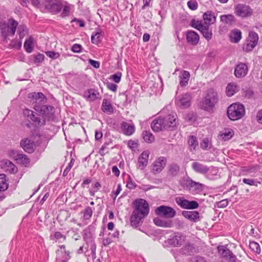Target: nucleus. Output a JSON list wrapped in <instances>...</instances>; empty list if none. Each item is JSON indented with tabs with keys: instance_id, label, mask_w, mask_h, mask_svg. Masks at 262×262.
<instances>
[{
	"instance_id": "obj_6",
	"label": "nucleus",
	"mask_w": 262,
	"mask_h": 262,
	"mask_svg": "<svg viewBox=\"0 0 262 262\" xmlns=\"http://www.w3.org/2000/svg\"><path fill=\"white\" fill-rule=\"evenodd\" d=\"M33 108L37 112L44 106L47 103L46 96L41 92H33L29 94Z\"/></svg>"
},
{
	"instance_id": "obj_12",
	"label": "nucleus",
	"mask_w": 262,
	"mask_h": 262,
	"mask_svg": "<svg viewBox=\"0 0 262 262\" xmlns=\"http://www.w3.org/2000/svg\"><path fill=\"white\" fill-rule=\"evenodd\" d=\"M253 11L251 8L244 4H238L235 7V13L236 15L241 17L250 16Z\"/></svg>"
},
{
	"instance_id": "obj_39",
	"label": "nucleus",
	"mask_w": 262,
	"mask_h": 262,
	"mask_svg": "<svg viewBox=\"0 0 262 262\" xmlns=\"http://www.w3.org/2000/svg\"><path fill=\"white\" fill-rule=\"evenodd\" d=\"M200 147L203 150H209L212 147L211 142L208 138H204L202 142L200 143Z\"/></svg>"
},
{
	"instance_id": "obj_17",
	"label": "nucleus",
	"mask_w": 262,
	"mask_h": 262,
	"mask_svg": "<svg viewBox=\"0 0 262 262\" xmlns=\"http://www.w3.org/2000/svg\"><path fill=\"white\" fill-rule=\"evenodd\" d=\"M82 96L89 101H94L97 99H100L101 98L98 91L95 89H88L83 93Z\"/></svg>"
},
{
	"instance_id": "obj_30",
	"label": "nucleus",
	"mask_w": 262,
	"mask_h": 262,
	"mask_svg": "<svg viewBox=\"0 0 262 262\" xmlns=\"http://www.w3.org/2000/svg\"><path fill=\"white\" fill-rule=\"evenodd\" d=\"M151 127L155 132H159L165 128L161 117L154 119L151 124Z\"/></svg>"
},
{
	"instance_id": "obj_10",
	"label": "nucleus",
	"mask_w": 262,
	"mask_h": 262,
	"mask_svg": "<svg viewBox=\"0 0 262 262\" xmlns=\"http://www.w3.org/2000/svg\"><path fill=\"white\" fill-rule=\"evenodd\" d=\"M176 203L182 208L186 209H194L199 207V203L195 201H188L183 197H177Z\"/></svg>"
},
{
	"instance_id": "obj_8",
	"label": "nucleus",
	"mask_w": 262,
	"mask_h": 262,
	"mask_svg": "<svg viewBox=\"0 0 262 262\" xmlns=\"http://www.w3.org/2000/svg\"><path fill=\"white\" fill-rule=\"evenodd\" d=\"M186 236L181 232H176L171 234L167 239L168 244L171 246L180 247L183 244Z\"/></svg>"
},
{
	"instance_id": "obj_45",
	"label": "nucleus",
	"mask_w": 262,
	"mask_h": 262,
	"mask_svg": "<svg viewBox=\"0 0 262 262\" xmlns=\"http://www.w3.org/2000/svg\"><path fill=\"white\" fill-rule=\"evenodd\" d=\"M258 40V36L256 33L254 32H250L249 34L248 41L252 42L255 45H257Z\"/></svg>"
},
{
	"instance_id": "obj_61",
	"label": "nucleus",
	"mask_w": 262,
	"mask_h": 262,
	"mask_svg": "<svg viewBox=\"0 0 262 262\" xmlns=\"http://www.w3.org/2000/svg\"><path fill=\"white\" fill-rule=\"evenodd\" d=\"M221 137L224 140H226L230 139L232 137V134L230 131H226L221 134Z\"/></svg>"
},
{
	"instance_id": "obj_62",
	"label": "nucleus",
	"mask_w": 262,
	"mask_h": 262,
	"mask_svg": "<svg viewBox=\"0 0 262 262\" xmlns=\"http://www.w3.org/2000/svg\"><path fill=\"white\" fill-rule=\"evenodd\" d=\"M10 46L12 48H16L17 49H20L21 47V42L20 41H17L15 40H12Z\"/></svg>"
},
{
	"instance_id": "obj_23",
	"label": "nucleus",
	"mask_w": 262,
	"mask_h": 262,
	"mask_svg": "<svg viewBox=\"0 0 262 262\" xmlns=\"http://www.w3.org/2000/svg\"><path fill=\"white\" fill-rule=\"evenodd\" d=\"M208 166L204 165L198 162H194L192 164V168L196 172L206 175L207 170H208Z\"/></svg>"
},
{
	"instance_id": "obj_50",
	"label": "nucleus",
	"mask_w": 262,
	"mask_h": 262,
	"mask_svg": "<svg viewBox=\"0 0 262 262\" xmlns=\"http://www.w3.org/2000/svg\"><path fill=\"white\" fill-rule=\"evenodd\" d=\"M93 209L90 207H87L83 211V216L85 219L89 220L92 216Z\"/></svg>"
},
{
	"instance_id": "obj_31",
	"label": "nucleus",
	"mask_w": 262,
	"mask_h": 262,
	"mask_svg": "<svg viewBox=\"0 0 262 262\" xmlns=\"http://www.w3.org/2000/svg\"><path fill=\"white\" fill-rule=\"evenodd\" d=\"M203 37L208 41L210 40L212 37V30L210 29L209 26L204 25L200 31Z\"/></svg>"
},
{
	"instance_id": "obj_64",
	"label": "nucleus",
	"mask_w": 262,
	"mask_h": 262,
	"mask_svg": "<svg viewBox=\"0 0 262 262\" xmlns=\"http://www.w3.org/2000/svg\"><path fill=\"white\" fill-rule=\"evenodd\" d=\"M45 56L42 54L38 53L34 57V59L36 62H41L44 59Z\"/></svg>"
},
{
	"instance_id": "obj_14",
	"label": "nucleus",
	"mask_w": 262,
	"mask_h": 262,
	"mask_svg": "<svg viewBox=\"0 0 262 262\" xmlns=\"http://www.w3.org/2000/svg\"><path fill=\"white\" fill-rule=\"evenodd\" d=\"M217 250L221 256L229 262H236V256L227 247L219 246Z\"/></svg>"
},
{
	"instance_id": "obj_63",
	"label": "nucleus",
	"mask_w": 262,
	"mask_h": 262,
	"mask_svg": "<svg viewBox=\"0 0 262 262\" xmlns=\"http://www.w3.org/2000/svg\"><path fill=\"white\" fill-rule=\"evenodd\" d=\"M106 86L108 89L113 92H116L117 90V85L113 83L107 82Z\"/></svg>"
},
{
	"instance_id": "obj_28",
	"label": "nucleus",
	"mask_w": 262,
	"mask_h": 262,
	"mask_svg": "<svg viewBox=\"0 0 262 262\" xmlns=\"http://www.w3.org/2000/svg\"><path fill=\"white\" fill-rule=\"evenodd\" d=\"M74 6L69 4L67 1L62 2V11L61 13L62 17L69 16L71 13L73 11Z\"/></svg>"
},
{
	"instance_id": "obj_54",
	"label": "nucleus",
	"mask_w": 262,
	"mask_h": 262,
	"mask_svg": "<svg viewBox=\"0 0 262 262\" xmlns=\"http://www.w3.org/2000/svg\"><path fill=\"white\" fill-rule=\"evenodd\" d=\"M100 32H96L95 34H92L91 36V41L93 43L98 44L100 41Z\"/></svg>"
},
{
	"instance_id": "obj_52",
	"label": "nucleus",
	"mask_w": 262,
	"mask_h": 262,
	"mask_svg": "<svg viewBox=\"0 0 262 262\" xmlns=\"http://www.w3.org/2000/svg\"><path fill=\"white\" fill-rule=\"evenodd\" d=\"M46 54L47 56L52 58V59H56L60 57V54L58 52H55L54 51H47L46 52Z\"/></svg>"
},
{
	"instance_id": "obj_15",
	"label": "nucleus",
	"mask_w": 262,
	"mask_h": 262,
	"mask_svg": "<svg viewBox=\"0 0 262 262\" xmlns=\"http://www.w3.org/2000/svg\"><path fill=\"white\" fill-rule=\"evenodd\" d=\"M167 163V159L164 157H160L156 159L152 163L151 171L154 174L160 173L164 168Z\"/></svg>"
},
{
	"instance_id": "obj_24",
	"label": "nucleus",
	"mask_w": 262,
	"mask_h": 262,
	"mask_svg": "<svg viewBox=\"0 0 262 262\" xmlns=\"http://www.w3.org/2000/svg\"><path fill=\"white\" fill-rule=\"evenodd\" d=\"M121 129L124 135L130 136L134 133L135 126L133 124H129L123 121L121 124Z\"/></svg>"
},
{
	"instance_id": "obj_56",
	"label": "nucleus",
	"mask_w": 262,
	"mask_h": 262,
	"mask_svg": "<svg viewBox=\"0 0 262 262\" xmlns=\"http://www.w3.org/2000/svg\"><path fill=\"white\" fill-rule=\"evenodd\" d=\"M121 76V73L118 72L111 75L110 78L112 79L114 82L119 83L120 81Z\"/></svg>"
},
{
	"instance_id": "obj_2",
	"label": "nucleus",
	"mask_w": 262,
	"mask_h": 262,
	"mask_svg": "<svg viewBox=\"0 0 262 262\" xmlns=\"http://www.w3.org/2000/svg\"><path fill=\"white\" fill-rule=\"evenodd\" d=\"M218 100L217 93L212 89L209 90L200 102V107L202 110L208 112H212L215 105L218 102Z\"/></svg>"
},
{
	"instance_id": "obj_7",
	"label": "nucleus",
	"mask_w": 262,
	"mask_h": 262,
	"mask_svg": "<svg viewBox=\"0 0 262 262\" xmlns=\"http://www.w3.org/2000/svg\"><path fill=\"white\" fill-rule=\"evenodd\" d=\"M45 8L53 14H57L61 12L62 2L60 0H45L43 3Z\"/></svg>"
},
{
	"instance_id": "obj_16",
	"label": "nucleus",
	"mask_w": 262,
	"mask_h": 262,
	"mask_svg": "<svg viewBox=\"0 0 262 262\" xmlns=\"http://www.w3.org/2000/svg\"><path fill=\"white\" fill-rule=\"evenodd\" d=\"M248 67L246 63L239 62L235 67L234 75L237 78L245 77L248 72Z\"/></svg>"
},
{
	"instance_id": "obj_18",
	"label": "nucleus",
	"mask_w": 262,
	"mask_h": 262,
	"mask_svg": "<svg viewBox=\"0 0 262 262\" xmlns=\"http://www.w3.org/2000/svg\"><path fill=\"white\" fill-rule=\"evenodd\" d=\"M45 124V120H42L41 121L39 115L34 112L32 116L31 119H30V122H26L25 125L28 128H30L33 125H34L35 126H39Z\"/></svg>"
},
{
	"instance_id": "obj_37",
	"label": "nucleus",
	"mask_w": 262,
	"mask_h": 262,
	"mask_svg": "<svg viewBox=\"0 0 262 262\" xmlns=\"http://www.w3.org/2000/svg\"><path fill=\"white\" fill-rule=\"evenodd\" d=\"M182 250L185 254H191L194 252L195 248L193 244L189 243L182 248Z\"/></svg>"
},
{
	"instance_id": "obj_32",
	"label": "nucleus",
	"mask_w": 262,
	"mask_h": 262,
	"mask_svg": "<svg viewBox=\"0 0 262 262\" xmlns=\"http://www.w3.org/2000/svg\"><path fill=\"white\" fill-rule=\"evenodd\" d=\"M180 85L181 86H185L188 84L190 78V74L188 71H183L180 76Z\"/></svg>"
},
{
	"instance_id": "obj_36",
	"label": "nucleus",
	"mask_w": 262,
	"mask_h": 262,
	"mask_svg": "<svg viewBox=\"0 0 262 262\" xmlns=\"http://www.w3.org/2000/svg\"><path fill=\"white\" fill-rule=\"evenodd\" d=\"M144 140L147 143H152L155 141V137L149 131L145 130L142 133Z\"/></svg>"
},
{
	"instance_id": "obj_19",
	"label": "nucleus",
	"mask_w": 262,
	"mask_h": 262,
	"mask_svg": "<svg viewBox=\"0 0 262 262\" xmlns=\"http://www.w3.org/2000/svg\"><path fill=\"white\" fill-rule=\"evenodd\" d=\"M149 155V152L148 150H145L139 157L138 159V168L141 170H143L148 164V160Z\"/></svg>"
},
{
	"instance_id": "obj_34",
	"label": "nucleus",
	"mask_w": 262,
	"mask_h": 262,
	"mask_svg": "<svg viewBox=\"0 0 262 262\" xmlns=\"http://www.w3.org/2000/svg\"><path fill=\"white\" fill-rule=\"evenodd\" d=\"M188 143L191 151L195 150L196 148L199 145L196 137L194 136H190L189 137Z\"/></svg>"
},
{
	"instance_id": "obj_44",
	"label": "nucleus",
	"mask_w": 262,
	"mask_h": 262,
	"mask_svg": "<svg viewBox=\"0 0 262 262\" xmlns=\"http://www.w3.org/2000/svg\"><path fill=\"white\" fill-rule=\"evenodd\" d=\"M220 18L222 21L227 24H231L232 22L234 21V17L231 14L223 15L221 16Z\"/></svg>"
},
{
	"instance_id": "obj_60",
	"label": "nucleus",
	"mask_w": 262,
	"mask_h": 262,
	"mask_svg": "<svg viewBox=\"0 0 262 262\" xmlns=\"http://www.w3.org/2000/svg\"><path fill=\"white\" fill-rule=\"evenodd\" d=\"M82 46L80 44L75 43L73 45L71 50L74 53H80L81 51Z\"/></svg>"
},
{
	"instance_id": "obj_51",
	"label": "nucleus",
	"mask_w": 262,
	"mask_h": 262,
	"mask_svg": "<svg viewBox=\"0 0 262 262\" xmlns=\"http://www.w3.org/2000/svg\"><path fill=\"white\" fill-rule=\"evenodd\" d=\"M17 160H19L23 164H27L29 163L27 156L24 155L18 154L17 155Z\"/></svg>"
},
{
	"instance_id": "obj_5",
	"label": "nucleus",
	"mask_w": 262,
	"mask_h": 262,
	"mask_svg": "<svg viewBox=\"0 0 262 262\" xmlns=\"http://www.w3.org/2000/svg\"><path fill=\"white\" fill-rule=\"evenodd\" d=\"M11 26L6 23H2L0 24V30L2 37L4 39H7L9 36H14L15 33L16 29L18 26V22L12 18L9 20Z\"/></svg>"
},
{
	"instance_id": "obj_40",
	"label": "nucleus",
	"mask_w": 262,
	"mask_h": 262,
	"mask_svg": "<svg viewBox=\"0 0 262 262\" xmlns=\"http://www.w3.org/2000/svg\"><path fill=\"white\" fill-rule=\"evenodd\" d=\"M24 48L28 53H31L33 49V42L32 37L27 39L24 43Z\"/></svg>"
},
{
	"instance_id": "obj_26",
	"label": "nucleus",
	"mask_w": 262,
	"mask_h": 262,
	"mask_svg": "<svg viewBox=\"0 0 262 262\" xmlns=\"http://www.w3.org/2000/svg\"><path fill=\"white\" fill-rule=\"evenodd\" d=\"M102 111L106 114H112L115 113V108L112 105L110 101L107 99H104L101 105Z\"/></svg>"
},
{
	"instance_id": "obj_59",
	"label": "nucleus",
	"mask_w": 262,
	"mask_h": 262,
	"mask_svg": "<svg viewBox=\"0 0 262 262\" xmlns=\"http://www.w3.org/2000/svg\"><path fill=\"white\" fill-rule=\"evenodd\" d=\"M74 162V160L72 159L71 160L70 162L69 163L68 165L67 166V167L64 169V170L63 171V176H66L68 174V172H69V171L70 170V169H71L73 165Z\"/></svg>"
},
{
	"instance_id": "obj_46",
	"label": "nucleus",
	"mask_w": 262,
	"mask_h": 262,
	"mask_svg": "<svg viewBox=\"0 0 262 262\" xmlns=\"http://www.w3.org/2000/svg\"><path fill=\"white\" fill-rule=\"evenodd\" d=\"M255 46L256 45L247 40L246 42L243 44V49L244 51L249 52L251 51Z\"/></svg>"
},
{
	"instance_id": "obj_38",
	"label": "nucleus",
	"mask_w": 262,
	"mask_h": 262,
	"mask_svg": "<svg viewBox=\"0 0 262 262\" xmlns=\"http://www.w3.org/2000/svg\"><path fill=\"white\" fill-rule=\"evenodd\" d=\"M5 178V174H0V191H4L8 189V183L7 182Z\"/></svg>"
},
{
	"instance_id": "obj_20",
	"label": "nucleus",
	"mask_w": 262,
	"mask_h": 262,
	"mask_svg": "<svg viewBox=\"0 0 262 262\" xmlns=\"http://www.w3.org/2000/svg\"><path fill=\"white\" fill-rule=\"evenodd\" d=\"M182 214L191 222L196 223L201 220L199 213L196 211H183Z\"/></svg>"
},
{
	"instance_id": "obj_25",
	"label": "nucleus",
	"mask_w": 262,
	"mask_h": 262,
	"mask_svg": "<svg viewBox=\"0 0 262 262\" xmlns=\"http://www.w3.org/2000/svg\"><path fill=\"white\" fill-rule=\"evenodd\" d=\"M186 38L188 43L195 46L198 43L200 37L195 32L193 31H188L187 32Z\"/></svg>"
},
{
	"instance_id": "obj_33",
	"label": "nucleus",
	"mask_w": 262,
	"mask_h": 262,
	"mask_svg": "<svg viewBox=\"0 0 262 262\" xmlns=\"http://www.w3.org/2000/svg\"><path fill=\"white\" fill-rule=\"evenodd\" d=\"M180 169V166L178 164L172 163L168 167L169 174L172 177H175L179 173Z\"/></svg>"
},
{
	"instance_id": "obj_35",
	"label": "nucleus",
	"mask_w": 262,
	"mask_h": 262,
	"mask_svg": "<svg viewBox=\"0 0 262 262\" xmlns=\"http://www.w3.org/2000/svg\"><path fill=\"white\" fill-rule=\"evenodd\" d=\"M242 38V33L239 30L233 31L230 34V39L232 42L237 43Z\"/></svg>"
},
{
	"instance_id": "obj_27",
	"label": "nucleus",
	"mask_w": 262,
	"mask_h": 262,
	"mask_svg": "<svg viewBox=\"0 0 262 262\" xmlns=\"http://www.w3.org/2000/svg\"><path fill=\"white\" fill-rule=\"evenodd\" d=\"M204 25L210 26L214 24L216 21V17L214 13L211 11H207L203 14Z\"/></svg>"
},
{
	"instance_id": "obj_48",
	"label": "nucleus",
	"mask_w": 262,
	"mask_h": 262,
	"mask_svg": "<svg viewBox=\"0 0 262 262\" xmlns=\"http://www.w3.org/2000/svg\"><path fill=\"white\" fill-rule=\"evenodd\" d=\"M33 113L34 112L33 111L28 108H26L24 110L23 115L25 119L27 121V122H30V119H31Z\"/></svg>"
},
{
	"instance_id": "obj_53",
	"label": "nucleus",
	"mask_w": 262,
	"mask_h": 262,
	"mask_svg": "<svg viewBox=\"0 0 262 262\" xmlns=\"http://www.w3.org/2000/svg\"><path fill=\"white\" fill-rule=\"evenodd\" d=\"M187 6L188 8L192 10H195L197 9L198 7V3L194 0L189 1L187 2Z\"/></svg>"
},
{
	"instance_id": "obj_1",
	"label": "nucleus",
	"mask_w": 262,
	"mask_h": 262,
	"mask_svg": "<svg viewBox=\"0 0 262 262\" xmlns=\"http://www.w3.org/2000/svg\"><path fill=\"white\" fill-rule=\"evenodd\" d=\"M134 204L135 207L130 217V223L132 226L137 227L142 220L148 215L149 209L148 203L142 199L136 200Z\"/></svg>"
},
{
	"instance_id": "obj_9",
	"label": "nucleus",
	"mask_w": 262,
	"mask_h": 262,
	"mask_svg": "<svg viewBox=\"0 0 262 262\" xmlns=\"http://www.w3.org/2000/svg\"><path fill=\"white\" fill-rule=\"evenodd\" d=\"M157 215L162 216L165 218L170 219L173 217L176 214V210L171 207L161 205L155 210Z\"/></svg>"
},
{
	"instance_id": "obj_49",
	"label": "nucleus",
	"mask_w": 262,
	"mask_h": 262,
	"mask_svg": "<svg viewBox=\"0 0 262 262\" xmlns=\"http://www.w3.org/2000/svg\"><path fill=\"white\" fill-rule=\"evenodd\" d=\"M191 25L192 27L200 31L204 24L202 23V21H195L194 19H192L191 21Z\"/></svg>"
},
{
	"instance_id": "obj_58",
	"label": "nucleus",
	"mask_w": 262,
	"mask_h": 262,
	"mask_svg": "<svg viewBox=\"0 0 262 262\" xmlns=\"http://www.w3.org/2000/svg\"><path fill=\"white\" fill-rule=\"evenodd\" d=\"M126 187L130 189H135L137 187L136 184L132 181L129 176H128V180L126 184Z\"/></svg>"
},
{
	"instance_id": "obj_47",
	"label": "nucleus",
	"mask_w": 262,
	"mask_h": 262,
	"mask_svg": "<svg viewBox=\"0 0 262 262\" xmlns=\"http://www.w3.org/2000/svg\"><path fill=\"white\" fill-rule=\"evenodd\" d=\"M18 33L20 38H23L27 33V28L25 25H20L18 27Z\"/></svg>"
},
{
	"instance_id": "obj_3",
	"label": "nucleus",
	"mask_w": 262,
	"mask_h": 262,
	"mask_svg": "<svg viewBox=\"0 0 262 262\" xmlns=\"http://www.w3.org/2000/svg\"><path fill=\"white\" fill-rule=\"evenodd\" d=\"M181 185L184 189L189 191L192 194L200 193L204 188L203 184L196 182L188 177L184 178L181 182Z\"/></svg>"
},
{
	"instance_id": "obj_13",
	"label": "nucleus",
	"mask_w": 262,
	"mask_h": 262,
	"mask_svg": "<svg viewBox=\"0 0 262 262\" xmlns=\"http://www.w3.org/2000/svg\"><path fill=\"white\" fill-rule=\"evenodd\" d=\"M191 95L189 93H185L181 96L177 97L175 99L177 106L183 108H188L191 105Z\"/></svg>"
},
{
	"instance_id": "obj_29",
	"label": "nucleus",
	"mask_w": 262,
	"mask_h": 262,
	"mask_svg": "<svg viewBox=\"0 0 262 262\" xmlns=\"http://www.w3.org/2000/svg\"><path fill=\"white\" fill-rule=\"evenodd\" d=\"M154 223L157 226L164 228H171L173 226L172 222L170 220H166L160 217H156L154 219Z\"/></svg>"
},
{
	"instance_id": "obj_22",
	"label": "nucleus",
	"mask_w": 262,
	"mask_h": 262,
	"mask_svg": "<svg viewBox=\"0 0 262 262\" xmlns=\"http://www.w3.org/2000/svg\"><path fill=\"white\" fill-rule=\"evenodd\" d=\"M165 129L173 128L176 126V118L173 115H168L162 118Z\"/></svg>"
},
{
	"instance_id": "obj_43",
	"label": "nucleus",
	"mask_w": 262,
	"mask_h": 262,
	"mask_svg": "<svg viewBox=\"0 0 262 262\" xmlns=\"http://www.w3.org/2000/svg\"><path fill=\"white\" fill-rule=\"evenodd\" d=\"M250 249L254 252L259 254L260 252V247L259 245L254 241L250 242L249 243Z\"/></svg>"
},
{
	"instance_id": "obj_11",
	"label": "nucleus",
	"mask_w": 262,
	"mask_h": 262,
	"mask_svg": "<svg viewBox=\"0 0 262 262\" xmlns=\"http://www.w3.org/2000/svg\"><path fill=\"white\" fill-rule=\"evenodd\" d=\"M44 118L43 120L48 121H52L54 119L55 108L53 106L50 105H45L37 111Z\"/></svg>"
},
{
	"instance_id": "obj_42",
	"label": "nucleus",
	"mask_w": 262,
	"mask_h": 262,
	"mask_svg": "<svg viewBox=\"0 0 262 262\" xmlns=\"http://www.w3.org/2000/svg\"><path fill=\"white\" fill-rule=\"evenodd\" d=\"M236 86L231 83H228L226 87V94L229 97H231L235 93Z\"/></svg>"
},
{
	"instance_id": "obj_55",
	"label": "nucleus",
	"mask_w": 262,
	"mask_h": 262,
	"mask_svg": "<svg viewBox=\"0 0 262 262\" xmlns=\"http://www.w3.org/2000/svg\"><path fill=\"white\" fill-rule=\"evenodd\" d=\"M243 182L247 185L250 186H257V183H259L258 182H256L255 180L251 179H246L244 178L243 179Z\"/></svg>"
},
{
	"instance_id": "obj_41",
	"label": "nucleus",
	"mask_w": 262,
	"mask_h": 262,
	"mask_svg": "<svg viewBox=\"0 0 262 262\" xmlns=\"http://www.w3.org/2000/svg\"><path fill=\"white\" fill-rule=\"evenodd\" d=\"M208 170H207V177L210 179H212L213 176H217L219 172V169L214 166H211L208 167Z\"/></svg>"
},
{
	"instance_id": "obj_57",
	"label": "nucleus",
	"mask_w": 262,
	"mask_h": 262,
	"mask_svg": "<svg viewBox=\"0 0 262 262\" xmlns=\"http://www.w3.org/2000/svg\"><path fill=\"white\" fill-rule=\"evenodd\" d=\"M61 238H62L63 241H65L66 239V236L59 231L55 232L54 234V237L51 238L52 240H58Z\"/></svg>"
},
{
	"instance_id": "obj_21",
	"label": "nucleus",
	"mask_w": 262,
	"mask_h": 262,
	"mask_svg": "<svg viewBox=\"0 0 262 262\" xmlns=\"http://www.w3.org/2000/svg\"><path fill=\"white\" fill-rule=\"evenodd\" d=\"M20 146L24 150L28 153H32L34 150V144L28 138H25L20 141Z\"/></svg>"
},
{
	"instance_id": "obj_4",
	"label": "nucleus",
	"mask_w": 262,
	"mask_h": 262,
	"mask_svg": "<svg viewBox=\"0 0 262 262\" xmlns=\"http://www.w3.org/2000/svg\"><path fill=\"white\" fill-rule=\"evenodd\" d=\"M245 113L244 106L240 103H233L227 109V116L231 120H237L242 118Z\"/></svg>"
}]
</instances>
